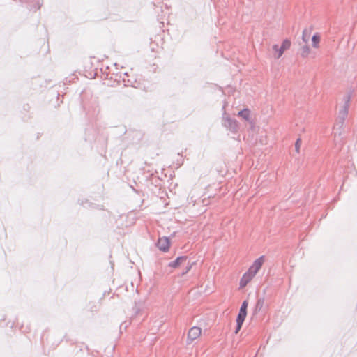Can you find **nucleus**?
<instances>
[{"label":"nucleus","instance_id":"nucleus-1","mask_svg":"<svg viewBox=\"0 0 357 357\" xmlns=\"http://www.w3.org/2000/svg\"><path fill=\"white\" fill-rule=\"evenodd\" d=\"M264 262L263 256L257 258L253 264L249 267L248 270L243 275L239 282L240 289L245 288L247 284L252 281L257 272L261 269Z\"/></svg>","mask_w":357,"mask_h":357},{"label":"nucleus","instance_id":"nucleus-2","mask_svg":"<svg viewBox=\"0 0 357 357\" xmlns=\"http://www.w3.org/2000/svg\"><path fill=\"white\" fill-rule=\"evenodd\" d=\"M248 307V301L247 300L244 301L242 303V305L240 307L238 314L236 318V328L235 331V333L237 334L241 330L242 325L247 317V309Z\"/></svg>","mask_w":357,"mask_h":357},{"label":"nucleus","instance_id":"nucleus-3","mask_svg":"<svg viewBox=\"0 0 357 357\" xmlns=\"http://www.w3.org/2000/svg\"><path fill=\"white\" fill-rule=\"evenodd\" d=\"M291 45V43L289 39L284 40L280 47H279L278 45H273L272 46V50L274 58H280L283 54L284 52L290 48Z\"/></svg>","mask_w":357,"mask_h":357},{"label":"nucleus","instance_id":"nucleus-4","mask_svg":"<svg viewBox=\"0 0 357 357\" xmlns=\"http://www.w3.org/2000/svg\"><path fill=\"white\" fill-rule=\"evenodd\" d=\"M202 330L199 326L191 327L187 334V343L192 344L195 340H198L202 335Z\"/></svg>","mask_w":357,"mask_h":357},{"label":"nucleus","instance_id":"nucleus-5","mask_svg":"<svg viewBox=\"0 0 357 357\" xmlns=\"http://www.w3.org/2000/svg\"><path fill=\"white\" fill-rule=\"evenodd\" d=\"M157 245L160 250L167 252L170 247V240L169 238L165 236L160 238Z\"/></svg>","mask_w":357,"mask_h":357},{"label":"nucleus","instance_id":"nucleus-6","mask_svg":"<svg viewBox=\"0 0 357 357\" xmlns=\"http://www.w3.org/2000/svg\"><path fill=\"white\" fill-rule=\"evenodd\" d=\"M320 41H321V36L319 33L317 32L312 37V46L314 48H318L319 47Z\"/></svg>","mask_w":357,"mask_h":357},{"label":"nucleus","instance_id":"nucleus-7","mask_svg":"<svg viewBox=\"0 0 357 357\" xmlns=\"http://www.w3.org/2000/svg\"><path fill=\"white\" fill-rule=\"evenodd\" d=\"M186 257H178L175 261L171 262L169 264V266L173 268H177L182 262L185 261Z\"/></svg>","mask_w":357,"mask_h":357},{"label":"nucleus","instance_id":"nucleus-8","mask_svg":"<svg viewBox=\"0 0 357 357\" xmlns=\"http://www.w3.org/2000/svg\"><path fill=\"white\" fill-rule=\"evenodd\" d=\"M240 117L243 118L245 121L250 119V111L248 109H243L238 112V114Z\"/></svg>","mask_w":357,"mask_h":357},{"label":"nucleus","instance_id":"nucleus-9","mask_svg":"<svg viewBox=\"0 0 357 357\" xmlns=\"http://www.w3.org/2000/svg\"><path fill=\"white\" fill-rule=\"evenodd\" d=\"M311 52L310 48L308 45H305L302 47L301 50V55L303 58L307 57Z\"/></svg>","mask_w":357,"mask_h":357},{"label":"nucleus","instance_id":"nucleus-10","mask_svg":"<svg viewBox=\"0 0 357 357\" xmlns=\"http://www.w3.org/2000/svg\"><path fill=\"white\" fill-rule=\"evenodd\" d=\"M310 33L307 31H304L303 33V36H302L303 40L305 43L307 42V40L310 38Z\"/></svg>","mask_w":357,"mask_h":357},{"label":"nucleus","instance_id":"nucleus-11","mask_svg":"<svg viewBox=\"0 0 357 357\" xmlns=\"http://www.w3.org/2000/svg\"><path fill=\"white\" fill-rule=\"evenodd\" d=\"M296 149L297 152L299 151V142H298V140L296 143Z\"/></svg>","mask_w":357,"mask_h":357},{"label":"nucleus","instance_id":"nucleus-12","mask_svg":"<svg viewBox=\"0 0 357 357\" xmlns=\"http://www.w3.org/2000/svg\"><path fill=\"white\" fill-rule=\"evenodd\" d=\"M343 114H344V116L347 115V109H344Z\"/></svg>","mask_w":357,"mask_h":357}]
</instances>
